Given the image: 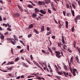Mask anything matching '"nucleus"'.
<instances>
[{
    "label": "nucleus",
    "mask_w": 80,
    "mask_h": 80,
    "mask_svg": "<svg viewBox=\"0 0 80 80\" xmlns=\"http://www.w3.org/2000/svg\"><path fill=\"white\" fill-rule=\"evenodd\" d=\"M72 6L74 9H75V6L74 4H72Z\"/></svg>",
    "instance_id": "nucleus-41"
},
{
    "label": "nucleus",
    "mask_w": 80,
    "mask_h": 80,
    "mask_svg": "<svg viewBox=\"0 0 80 80\" xmlns=\"http://www.w3.org/2000/svg\"><path fill=\"white\" fill-rule=\"evenodd\" d=\"M17 48H18L19 49H20V46H17Z\"/></svg>",
    "instance_id": "nucleus-61"
},
{
    "label": "nucleus",
    "mask_w": 80,
    "mask_h": 80,
    "mask_svg": "<svg viewBox=\"0 0 80 80\" xmlns=\"http://www.w3.org/2000/svg\"><path fill=\"white\" fill-rule=\"evenodd\" d=\"M42 53H44V54H46V53H47V52H45L43 50H42Z\"/></svg>",
    "instance_id": "nucleus-35"
},
{
    "label": "nucleus",
    "mask_w": 80,
    "mask_h": 80,
    "mask_svg": "<svg viewBox=\"0 0 80 80\" xmlns=\"http://www.w3.org/2000/svg\"><path fill=\"white\" fill-rule=\"evenodd\" d=\"M13 36L15 40H17V41H18V38H17V36H16L15 35H14Z\"/></svg>",
    "instance_id": "nucleus-24"
},
{
    "label": "nucleus",
    "mask_w": 80,
    "mask_h": 80,
    "mask_svg": "<svg viewBox=\"0 0 80 80\" xmlns=\"http://www.w3.org/2000/svg\"><path fill=\"white\" fill-rule=\"evenodd\" d=\"M62 47L63 48V49H65V50H66V48H65V47L66 48H67V46H66V45H63L62 44Z\"/></svg>",
    "instance_id": "nucleus-22"
},
{
    "label": "nucleus",
    "mask_w": 80,
    "mask_h": 80,
    "mask_svg": "<svg viewBox=\"0 0 80 80\" xmlns=\"http://www.w3.org/2000/svg\"><path fill=\"white\" fill-rule=\"evenodd\" d=\"M72 73L74 76H75V75H76V74H75V72L74 71L73 72H72Z\"/></svg>",
    "instance_id": "nucleus-45"
},
{
    "label": "nucleus",
    "mask_w": 80,
    "mask_h": 80,
    "mask_svg": "<svg viewBox=\"0 0 80 80\" xmlns=\"http://www.w3.org/2000/svg\"><path fill=\"white\" fill-rule=\"evenodd\" d=\"M62 43H63V44H65V41L64 40V39H62Z\"/></svg>",
    "instance_id": "nucleus-52"
},
{
    "label": "nucleus",
    "mask_w": 80,
    "mask_h": 80,
    "mask_svg": "<svg viewBox=\"0 0 80 80\" xmlns=\"http://www.w3.org/2000/svg\"><path fill=\"white\" fill-rule=\"evenodd\" d=\"M10 42L11 43H12V44H13V45H15V42H14V41L12 40H11Z\"/></svg>",
    "instance_id": "nucleus-34"
},
{
    "label": "nucleus",
    "mask_w": 80,
    "mask_h": 80,
    "mask_svg": "<svg viewBox=\"0 0 80 80\" xmlns=\"http://www.w3.org/2000/svg\"><path fill=\"white\" fill-rule=\"evenodd\" d=\"M52 8L53 9V10L54 11H56V9H55V8H54V6H52Z\"/></svg>",
    "instance_id": "nucleus-31"
},
{
    "label": "nucleus",
    "mask_w": 80,
    "mask_h": 80,
    "mask_svg": "<svg viewBox=\"0 0 80 80\" xmlns=\"http://www.w3.org/2000/svg\"><path fill=\"white\" fill-rule=\"evenodd\" d=\"M64 68L66 70H67V66H66V65H65L64 66Z\"/></svg>",
    "instance_id": "nucleus-32"
},
{
    "label": "nucleus",
    "mask_w": 80,
    "mask_h": 80,
    "mask_svg": "<svg viewBox=\"0 0 80 80\" xmlns=\"http://www.w3.org/2000/svg\"><path fill=\"white\" fill-rule=\"evenodd\" d=\"M2 17L0 16V21L2 22Z\"/></svg>",
    "instance_id": "nucleus-57"
},
{
    "label": "nucleus",
    "mask_w": 80,
    "mask_h": 80,
    "mask_svg": "<svg viewBox=\"0 0 80 80\" xmlns=\"http://www.w3.org/2000/svg\"><path fill=\"white\" fill-rule=\"evenodd\" d=\"M11 52L12 55H13V49L12 48H11Z\"/></svg>",
    "instance_id": "nucleus-60"
},
{
    "label": "nucleus",
    "mask_w": 80,
    "mask_h": 80,
    "mask_svg": "<svg viewBox=\"0 0 80 80\" xmlns=\"http://www.w3.org/2000/svg\"><path fill=\"white\" fill-rule=\"evenodd\" d=\"M6 68L8 69V70H10V71H11L12 70L13 67H11L10 68H8V67H6Z\"/></svg>",
    "instance_id": "nucleus-12"
},
{
    "label": "nucleus",
    "mask_w": 80,
    "mask_h": 80,
    "mask_svg": "<svg viewBox=\"0 0 80 80\" xmlns=\"http://www.w3.org/2000/svg\"><path fill=\"white\" fill-rule=\"evenodd\" d=\"M71 13L72 15V16L73 17H74L75 16V15H74V14H75V12H74V11L72 10V8H71Z\"/></svg>",
    "instance_id": "nucleus-8"
},
{
    "label": "nucleus",
    "mask_w": 80,
    "mask_h": 80,
    "mask_svg": "<svg viewBox=\"0 0 80 80\" xmlns=\"http://www.w3.org/2000/svg\"><path fill=\"white\" fill-rule=\"evenodd\" d=\"M28 8H32L33 7V6L32 5H31L28 4Z\"/></svg>",
    "instance_id": "nucleus-7"
},
{
    "label": "nucleus",
    "mask_w": 80,
    "mask_h": 80,
    "mask_svg": "<svg viewBox=\"0 0 80 80\" xmlns=\"http://www.w3.org/2000/svg\"><path fill=\"white\" fill-rule=\"evenodd\" d=\"M34 10L35 11V13H37V12H39V10L37 8H35Z\"/></svg>",
    "instance_id": "nucleus-6"
},
{
    "label": "nucleus",
    "mask_w": 80,
    "mask_h": 80,
    "mask_svg": "<svg viewBox=\"0 0 80 80\" xmlns=\"http://www.w3.org/2000/svg\"><path fill=\"white\" fill-rule=\"evenodd\" d=\"M80 19V15H78L76 17L74 18V21L76 23H77L78 22V20Z\"/></svg>",
    "instance_id": "nucleus-2"
},
{
    "label": "nucleus",
    "mask_w": 80,
    "mask_h": 80,
    "mask_svg": "<svg viewBox=\"0 0 80 80\" xmlns=\"http://www.w3.org/2000/svg\"><path fill=\"white\" fill-rule=\"evenodd\" d=\"M33 27V24H31L28 27L29 29H30V28H32Z\"/></svg>",
    "instance_id": "nucleus-11"
},
{
    "label": "nucleus",
    "mask_w": 80,
    "mask_h": 80,
    "mask_svg": "<svg viewBox=\"0 0 80 80\" xmlns=\"http://www.w3.org/2000/svg\"><path fill=\"white\" fill-rule=\"evenodd\" d=\"M34 32L37 34H38V33H39L38 31H37V29H34Z\"/></svg>",
    "instance_id": "nucleus-21"
},
{
    "label": "nucleus",
    "mask_w": 80,
    "mask_h": 80,
    "mask_svg": "<svg viewBox=\"0 0 80 80\" xmlns=\"http://www.w3.org/2000/svg\"><path fill=\"white\" fill-rule=\"evenodd\" d=\"M20 42H21V43H22V44L23 45L25 46V44H24V43H23V42H22V41H20Z\"/></svg>",
    "instance_id": "nucleus-49"
},
{
    "label": "nucleus",
    "mask_w": 80,
    "mask_h": 80,
    "mask_svg": "<svg viewBox=\"0 0 80 80\" xmlns=\"http://www.w3.org/2000/svg\"><path fill=\"white\" fill-rule=\"evenodd\" d=\"M13 63H14V62H13L11 61V62H9L8 64L7 65H10V64H13Z\"/></svg>",
    "instance_id": "nucleus-23"
},
{
    "label": "nucleus",
    "mask_w": 80,
    "mask_h": 80,
    "mask_svg": "<svg viewBox=\"0 0 80 80\" xmlns=\"http://www.w3.org/2000/svg\"><path fill=\"white\" fill-rule=\"evenodd\" d=\"M52 38L53 39H55V36H52Z\"/></svg>",
    "instance_id": "nucleus-55"
},
{
    "label": "nucleus",
    "mask_w": 80,
    "mask_h": 80,
    "mask_svg": "<svg viewBox=\"0 0 80 80\" xmlns=\"http://www.w3.org/2000/svg\"><path fill=\"white\" fill-rule=\"evenodd\" d=\"M49 42H50V45H52V42H51L50 40H49Z\"/></svg>",
    "instance_id": "nucleus-53"
},
{
    "label": "nucleus",
    "mask_w": 80,
    "mask_h": 80,
    "mask_svg": "<svg viewBox=\"0 0 80 80\" xmlns=\"http://www.w3.org/2000/svg\"><path fill=\"white\" fill-rule=\"evenodd\" d=\"M55 67L56 68V71L57 72H58L59 71V70H58V68L56 65H55Z\"/></svg>",
    "instance_id": "nucleus-25"
},
{
    "label": "nucleus",
    "mask_w": 80,
    "mask_h": 80,
    "mask_svg": "<svg viewBox=\"0 0 80 80\" xmlns=\"http://www.w3.org/2000/svg\"><path fill=\"white\" fill-rule=\"evenodd\" d=\"M8 32H7L5 33H4V35H8Z\"/></svg>",
    "instance_id": "nucleus-62"
},
{
    "label": "nucleus",
    "mask_w": 80,
    "mask_h": 80,
    "mask_svg": "<svg viewBox=\"0 0 80 80\" xmlns=\"http://www.w3.org/2000/svg\"><path fill=\"white\" fill-rule=\"evenodd\" d=\"M7 40H8V41H10L11 40H12L13 39H12L11 38H8V39H7Z\"/></svg>",
    "instance_id": "nucleus-47"
},
{
    "label": "nucleus",
    "mask_w": 80,
    "mask_h": 80,
    "mask_svg": "<svg viewBox=\"0 0 80 80\" xmlns=\"http://www.w3.org/2000/svg\"><path fill=\"white\" fill-rule=\"evenodd\" d=\"M44 31V26H42L41 28V32H43Z\"/></svg>",
    "instance_id": "nucleus-10"
},
{
    "label": "nucleus",
    "mask_w": 80,
    "mask_h": 80,
    "mask_svg": "<svg viewBox=\"0 0 80 80\" xmlns=\"http://www.w3.org/2000/svg\"><path fill=\"white\" fill-rule=\"evenodd\" d=\"M7 30H9V31H11V28H7Z\"/></svg>",
    "instance_id": "nucleus-56"
},
{
    "label": "nucleus",
    "mask_w": 80,
    "mask_h": 80,
    "mask_svg": "<svg viewBox=\"0 0 80 80\" xmlns=\"http://www.w3.org/2000/svg\"><path fill=\"white\" fill-rule=\"evenodd\" d=\"M27 48L28 50V51H29V45H27Z\"/></svg>",
    "instance_id": "nucleus-48"
},
{
    "label": "nucleus",
    "mask_w": 80,
    "mask_h": 80,
    "mask_svg": "<svg viewBox=\"0 0 80 80\" xmlns=\"http://www.w3.org/2000/svg\"><path fill=\"white\" fill-rule=\"evenodd\" d=\"M7 25H8V27H9V28H11V25H9V23L7 24Z\"/></svg>",
    "instance_id": "nucleus-50"
},
{
    "label": "nucleus",
    "mask_w": 80,
    "mask_h": 80,
    "mask_svg": "<svg viewBox=\"0 0 80 80\" xmlns=\"http://www.w3.org/2000/svg\"><path fill=\"white\" fill-rule=\"evenodd\" d=\"M74 27H72V32H74Z\"/></svg>",
    "instance_id": "nucleus-40"
},
{
    "label": "nucleus",
    "mask_w": 80,
    "mask_h": 80,
    "mask_svg": "<svg viewBox=\"0 0 80 80\" xmlns=\"http://www.w3.org/2000/svg\"><path fill=\"white\" fill-rule=\"evenodd\" d=\"M18 60H19V58H17L15 59V62H17V61Z\"/></svg>",
    "instance_id": "nucleus-42"
},
{
    "label": "nucleus",
    "mask_w": 80,
    "mask_h": 80,
    "mask_svg": "<svg viewBox=\"0 0 80 80\" xmlns=\"http://www.w3.org/2000/svg\"><path fill=\"white\" fill-rule=\"evenodd\" d=\"M58 75H61L63 74V72H58Z\"/></svg>",
    "instance_id": "nucleus-26"
},
{
    "label": "nucleus",
    "mask_w": 80,
    "mask_h": 80,
    "mask_svg": "<svg viewBox=\"0 0 80 80\" xmlns=\"http://www.w3.org/2000/svg\"><path fill=\"white\" fill-rule=\"evenodd\" d=\"M52 50H54V51H55V50H56V48H55V47H52Z\"/></svg>",
    "instance_id": "nucleus-33"
},
{
    "label": "nucleus",
    "mask_w": 80,
    "mask_h": 80,
    "mask_svg": "<svg viewBox=\"0 0 80 80\" xmlns=\"http://www.w3.org/2000/svg\"><path fill=\"white\" fill-rule=\"evenodd\" d=\"M73 57H72L70 58V62H73Z\"/></svg>",
    "instance_id": "nucleus-18"
},
{
    "label": "nucleus",
    "mask_w": 80,
    "mask_h": 80,
    "mask_svg": "<svg viewBox=\"0 0 80 80\" xmlns=\"http://www.w3.org/2000/svg\"><path fill=\"white\" fill-rule=\"evenodd\" d=\"M68 51L70 52V53H71L72 52V51L69 49H68Z\"/></svg>",
    "instance_id": "nucleus-64"
},
{
    "label": "nucleus",
    "mask_w": 80,
    "mask_h": 80,
    "mask_svg": "<svg viewBox=\"0 0 80 80\" xmlns=\"http://www.w3.org/2000/svg\"><path fill=\"white\" fill-rule=\"evenodd\" d=\"M66 7L67 8H70V5L68 4H67L66 5Z\"/></svg>",
    "instance_id": "nucleus-36"
},
{
    "label": "nucleus",
    "mask_w": 80,
    "mask_h": 80,
    "mask_svg": "<svg viewBox=\"0 0 80 80\" xmlns=\"http://www.w3.org/2000/svg\"><path fill=\"white\" fill-rule=\"evenodd\" d=\"M50 28L48 27L47 28V31H49V30H50Z\"/></svg>",
    "instance_id": "nucleus-54"
},
{
    "label": "nucleus",
    "mask_w": 80,
    "mask_h": 80,
    "mask_svg": "<svg viewBox=\"0 0 80 80\" xmlns=\"http://www.w3.org/2000/svg\"><path fill=\"white\" fill-rule=\"evenodd\" d=\"M40 12H41V13L42 14H43L44 15H45V13H47L46 12H44V11H43V10H40Z\"/></svg>",
    "instance_id": "nucleus-5"
},
{
    "label": "nucleus",
    "mask_w": 80,
    "mask_h": 80,
    "mask_svg": "<svg viewBox=\"0 0 80 80\" xmlns=\"http://www.w3.org/2000/svg\"><path fill=\"white\" fill-rule=\"evenodd\" d=\"M30 58H31V60H33V56H32V55H30Z\"/></svg>",
    "instance_id": "nucleus-46"
},
{
    "label": "nucleus",
    "mask_w": 80,
    "mask_h": 80,
    "mask_svg": "<svg viewBox=\"0 0 80 80\" xmlns=\"http://www.w3.org/2000/svg\"><path fill=\"white\" fill-rule=\"evenodd\" d=\"M48 12L49 13H52L51 10H48Z\"/></svg>",
    "instance_id": "nucleus-59"
},
{
    "label": "nucleus",
    "mask_w": 80,
    "mask_h": 80,
    "mask_svg": "<svg viewBox=\"0 0 80 80\" xmlns=\"http://www.w3.org/2000/svg\"><path fill=\"white\" fill-rule=\"evenodd\" d=\"M63 73H64V75H65V77H67V75H68V72H66L65 71L63 72Z\"/></svg>",
    "instance_id": "nucleus-9"
},
{
    "label": "nucleus",
    "mask_w": 80,
    "mask_h": 80,
    "mask_svg": "<svg viewBox=\"0 0 80 80\" xmlns=\"http://www.w3.org/2000/svg\"><path fill=\"white\" fill-rule=\"evenodd\" d=\"M48 64H49V66H48V67H49V69H51V70H50V71L51 72H52V70H51V67H50V64H49V63H48Z\"/></svg>",
    "instance_id": "nucleus-28"
},
{
    "label": "nucleus",
    "mask_w": 80,
    "mask_h": 80,
    "mask_svg": "<svg viewBox=\"0 0 80 80\" xmlns=\"http://www.w3.org/2000/svg\"><path fill=\"white\" fill-rule=\"evenodd\" d=\"M50 34H51V32H47V36H48V35H50Z\"/></svg>",
    "instance_id": "nucleus-29"
},
{
    "label": "nucleus",
    "mask_w": 80,
    "mask_h": 80,
    "mask_svg": "<svg viewBox=\"0 0 80 80\" xmlns=\"http://www.w3.org/2000/svg\"><path fill=\"white\" fill-rule=\"evenodd\" d=\"M70 15V13L68 12L67 13V15L68 16V17H69Z\"/></svg>",
    "instance_id": "nucleus-44"
},
{
    "label": "nucleus",
    "mask_w": 80,
    "mask_h": 80,
    "mask_svg": "<svg viewBox=\"0 0 80 80\" xmlns=\"http://www.w3.org/2000/svg\"><path fill=\"white\" fill-rule=\"evenodd\" d=\"M29 3H31L32 5L33 6H34V7H35V6H36V5H35V4L33 3V2H32L31 1H29Z\"/></svg>",
    "instance_id": "nucleus-19"
},
{
    "label": "nucleus",
    "mask_w": 80,
    "mask_h": 80,
    "mask_svg": "<svg viewBox=\"0 0 80 80\" xmlns=\"http://www.w3.org/2000/svg\"><path fill=\"white\" fill-rule=\"evenodd\" d=\"M14 16L15 17H20V14L18 13H16L14 14Z\"/></svg>",
    "instance_id": "nucleus-4"
},
{
    "label": "nucleus",
    "mask_w": 80,
    "mask_h": 80,
    "mask_svg": "<svg viewBox=\"0 0 80 80\" xmlns=\"http://www.w3.org/2000/svg\"><path fill=\"white\" fill-rule=\"evenodd\" d=\"M19 78H20V76H19L18 77H17V78H16V79H19Z\"/></svg>",
    "instance_id": "nucleus-63"
},
{
    "label": "nucleus",
    "mask_w": 80,
    "mask_h": 80,
    "mask_svg": "<svg viewBox=\"0 0 80 80\" xmlns=\"http://www.w3.org/2000/svg\"><path fill=\"white\" fill-rule=\"evenodd\" d=\"M37 13L35 12L33 13L32 15V17L33 18H36V17H37Z\"/></svg>",
    "instance_id": "nucleus-3"
},
{
    "label": "nucleus",
    "mask_w": 80,
    "mask_h": 80,
    "mask_svg": "<svg viewBox=\"0 0 80 80\" xmlns=\"http://www.w3.org/2000/svg\"><path fill=\"white\" fill-rule=\"evenodd\" d=\"M38 3L39 4V5H42V1H38Z\"/></svg>",
    "instance_id": "nucleus-39"
},
{
    "label": "nucleus",
    "mask_w": 80,
    "mask_h": 80,
    "mask_svg": "<svg viewBox=\"0 0 80 80\" xmlns=\"http://www.w3.org/2000/svg\"><path fill=\"white\" fill-rule=\"evenodd\" d=\"M32 34H30L28 35V38H30V37H32Z\"/></svg>",
    "instance_id": "nucleus-30"
},
{
    "label": "nucleus",
    "mask_w": 80,
    "mask_h": 80,
    "mask_svg": "<svg viewBox=\"0 0 80 80\" xmlns=\"http://www.w3.org/2000/svg\"><path fill=\"white\" fill-rule=\"evenodd\" d=\"M33 63H34V65H35L38 67L39 68H40V69H41L42 71H43V68L41 67V66L38 64V63H37L36 62H35V61H33Z\"/></svg>",
    "instance_id": "nucleus-1"
},
{
    "label": "nucleus",
    "mask_w": 80,
    "mask_h": 80,
    "mask_svg": "<svg viewBox=\"0 0 80 80\" xmlns=\"http://www.w3.org/2000/svg\"><path fill=\"white\" fill-rule=\"evenodd\" d=\"M56 55L58 58H60L61 57V56L60 54H56Z\"/></svg>",
    "instance_id": "nucleus-27"
},
{
    "label": "nucleus",
    "mask_w": 80,
    "mask_h": 80,
    "mask_svg": "<svg viewBox=\"0 0 80 80\" xmlns=\"http://www.w3.org/2000/svg\"><path fill=\"white\" fill-rule=\"evenodd\" d=\"M22 65H23V66H24V67H27V68H28V65L26 64L25 63H22Z\"/></svg>",
    "instance_id": "nucleus-14"
},
{
    "label": "nucleus",
    "mask_w": 80,
    "mask_h": 80,
    "mask_svg": "<svg viewBox=\"0 0 80 80\" xmlns=\"http://www.w3.org/2000/svg\"><path fill=\"white\" fill-rule=\"evenodd\" d=\"M48 50L50 52H52V49H51V48H50L49 47H48Z\"/></svg>",
    "instance_id": "nucleus-37"
},
{
    "label": "nucleus",
    "mask_w": 80,
    "mask_h": 80,
    "mask_svg": "<svg viewBox=\"0 0 80 80\" xmlns=\"http://www.w3.org/2000/svg\"><path fill=\"white\" fill-rule=\"evenodd\" d=\"M0 38L1 40H3L4 38H5V37H4V36H3L2 34V35H1L0 36Z\"/></svg>",
    "instance_id": "nucleus-15"
},
{
    "label": "nucleus",
    "mask_w": 80,
    "mask_h": 80,
    "mask_svg": "<svg viewBox=\"0 0 80 80\" xmlns=\"http://www.w3.org/2000/svg\"><path fill=\"white\" fill-rule=\"evenodd\" d=\"M26 60L27 62L29 63V64H30V65H31V63H30V62L27 59H26Z\"/></svg>",
    "instance_id": "nucleus-38"
},
{
    "label": "nucleus",
    "mask_w": 80,
    "mask_h": 80,
    "mask_svg": "<svg viewBox=\"0 0 80 80\" xmlns=\"http://www.w3.org/2000/svg\"><path fill=\"white\" fill-rule=\"evenodd\" d=\"M76 60L77 61L78 63H80V62H79V60H78V57H76Z\"/></svg>",
    "instance_id": "nucleus-20"
},
{
    "label": "nucleus",
    "mask_w": 80,
    "mask_h": 80,
    "mask_svg": "<svg viewBox=\"0 0 80 80\" xmlns=\"http://www.w3.org/2000/svg\"><path fill=\"white\" fill-rule=\"evenodd\" d=\"M45 1L46 4H48L50 2V0H45Z\"/></svg>",
    "instance_id": "nucleus-13"
},
{
    "label": "nucleus",
    "mask_w": 80,
    "mask_h": 80,
    "mask_svg": "<svg viewBox=\"0 0 80 80\" xmlns=\"http://www.w3.org/2000/svg\"><path fill=\"white\" fill-rule=\"evenodd\" d=\"M54 2H56V3H57V4H58V3H57V1L58 2H59V0H53ZM57 0V1H56Z\"/></svg>",
    "instance_id": "nucleus-43"
},
{
    "label": "nucleus",
    "mask_w": 80,
    "mask_h": 80,
    "mask_svg": "<svg viewBox=\"0 0 80 80\" xmlns=\"http://www.w3.org/2000/svg\"><path fill=\"white\" fill-rule=\"evenodd\" d=\"M62 12H63V15H64V16H65V15H66V14H65V11H62Z\"/></svg>",
    "instance_id": "nucleus-51"
},
{
    "label": "nucleus",
    "mask_w": 80,
    "mask_h": 80,
    "mask_svg": "<svg viewBox=\"0 0 80 80\" xmlns=\"http://www.w3.org/2000/svg\"><path fill=\"white\" fill-rule=\"evenodd\" d=\"M68 22L67 21H66V27L67 28H68Z\"/></svg>",
    "instance_id": "nucleus-17"
},
{
    "label": "nucleus",
    "mask_w": 80,
    "mask_h": 80,
    "mask_svg": "<svg viewBox=\"0 0 80 80\" xmlns=\"http://www.w3.org/2000/svg\"><path fill=\"white\" fill-rule=\"evenodd\" d=\"M78 4L79 6H80V1H78Z\"/></svg>",
    "instance_id": "nucleus-58"
},
{
    "label": "nucleus",
    "mask_w": 80,
    "mask_h": 80,
    "mask_svg": "<svg viewBox=\"0 0 80 80\" xmlns=\"http://www.w3.org/2000/svg\"><path fill=\"white\" fill-rule=\"evenodd\" d=\"M55 53H56V55H60V52L59 51H55Z\"/></svg>",
    "instance_id": "nucleus-16"
}]
</instances>
